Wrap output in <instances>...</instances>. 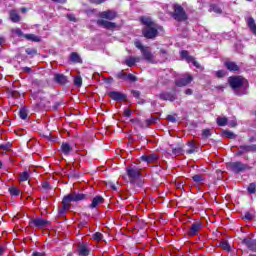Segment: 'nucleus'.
Returning <instances> with one entry per match:
<instances>
[{
	"instance_id": "obj_17",
	"label": "nucleus",
	"mask_w": 256,
	"mask_h": 256,
	"mask_svg": "<svg viewBox=\"0 0 256 256\" xmlns=\"http://www.w3.org/2000/svg\"><path fill=\"white\" fill-rule=\"evenodd\" d=\"M105 203V198L101 195H97L92 199L91 204H89V209H97L99 205H103Z\"/></svg>"
},
{
	"instance_id": "obj_25",
	"label": "nucleus",
	"mask_w": 256,
	"mask_h": 256,
	"mask_svg": "<svg viewBox=\"0 0 256 256\" xmlns=\"http://www.w3.org/2000/svg\"><path fill=\"white\" fill-rule=\"evenodd\" d=\"M70 61L72 63H83V59H81V56L77 52H72L70 54Z\"/></svg>"
},
{
	"instance_id": "obj_44",
	"label": "nucleus",
	"mask_w": 256,
	"mask_h": 256,
	"mask_svg": "<svg viewBox=\"0 0 256 256\" xmlns=\"http://www.w3.org/2000/svg\"><path fill=\"white\" fill-rule=\"evenodd\" d=\"M27 55H30L31 57H34V55H37V49L35 48H27L26 49Z\"/></svg>"
},
{
	"instance_id": "obj_59",
	"label": "nucleus",
	"mask_w": 256,
	"mask_h": 256,
	"mask_svg": "<svg viewBox=\"0 0 256 256\" xmlns=\"http://www.w3.org/2000/svg\"><path fill=\"white\" fill-rule=\"evenodd\" d=\"M67 19H69V21H77L75 16H73L72 14H67Z\"/></svg>"
},
{
	"instance_id": "obj_18",
	"label": "nucleus",
	"mask_w": 256,
	"mask_h": 256,
	"mask_svg": "<svg viewBox=\"0 0 256 256\" xmlns=\"http://www.w3.org/2000/svg\"><path fill=\"white\" fill-rule=\"evenodd\" d=\"M108 96L113 99V101H126L127 95L118 92V91H111L108 93Z\"/></svg>"
},
{
	"instance_id": "obj_55",
	"label": "nucleus",
	"mask_w": 256,
	"mask_h": 256,
	"mask_svg": "<svg viewBox=\"0 0 256 256\" xmlns=\"http://www.w3.org/2000/svg\"><path fill=\"white\" fill-rule=\"evenodd\" d=\"M160 55L163 57V59H167V51H165V49L160 50Z\"/></svg>"
},
{
	"instance_id": "obj_46",
	"label": "nucleus",
	"mask_w": 256,
	"mask_h": 256,
	"mask_svg": "<svg viewBox=\"0 0 256 256\" xmlns=\"http://www.w3.org/2000/svg\"><path fill=\"white\" fill-rule=\"evenodd\" d=\"M224 135H226V137H228V139H235V137H237V135H235V133H233L229 130L224 131Z\"/></svg>"
},
{
	"instance_id": "obj_45",
	"label": "nucleus",
	"mask_w": 256,
	"mask_h": 256,
	"mask_svg": "<svg viewBox=\"0 0 256 256\" xmlns=\"http://www.w3.org/2000/svg\"><path fill=\"white\" fill-rule=\"evenodd\" d=\"M93 239L95 241H102L103 240V234L100 232H96L95 234H93Z\"/></svg>"
},
{
	"instance_id": "obj_62",
	"label": "nucleus",
	"mask_w": 256,
	"mask_h": 256,
	"mask_svg": "<svg viewBox=\"0 0 256 256\" xmlns=\"http://www.w3.org/2000/svg\"><path fill=\"white\" fill-rule=\"evenodd\" d=\"M22 71H23L24 73H31V68H29V67H24V68H22Z\"/></svg>"
},
{
	"instance_id": "obj_4",
	"label": "nucleus",
	"mask_w": 256,
	"mask_h": 256,
	"mask_svg": "<svg viewBox=\"0 0 256 256\" xmlns=\"http://www.w3.org/2000/svg\"><path fill=\"white\" fill-rule=\"evenodd\" d=\"M227 168L229 171H232V173H235L236 175H239V173H245V171H251V169H253V167L241 161L229 162L227 164Z\"/></svg>"
},
{
	"instance_id": "obj_42",
	"label": "nucleus",
	"mask_w": 256,
	"mask_h": 256,
	"mask_svg": "<svg viewBox=\"0 0 256 256\" xmlns=\"http://www.w3.org/2000/svg\"><path fill=\"white\" fill-rule=\"evenodd\" d=\"M126 81H131L132 83H135V81H137V76L131 73L126 74Z\"/></svg>"
},
{
	"instance_id": "obj_8",
	"label": "nucleus",
	"mask_w": 256,
	"mask_h": 256,
	"mask_svg": "<svg viewBox=\"0 0 256 256\" xmlns=\"http://www.w3.org/2000/svg\"><path fill=\"white\" fill-rule=\"evenodd\" d=\"M142 35H144L146 39H155V37L159 35V30H157V25L144 27L142 29Z\"/></svg>"
},
{
	"instance_id": "obj_10",
	"label": "nucleus",
	"mask_w": 256,
	"mask_h": 256,
	"mask_svg": "<svg viewBox=\"0 0 256 256\" xmlns=\"http://www.w3.org/2000/svg\"><path fill=\"white\" fill-rule=\"evenodd\" d=\"M203 229V222L202 221H195L191 224L189 230H188V236L189 237H195L196 235H199V232Z\"/></svg>"
},
{
	"instance_id": "obj_56",
	"label": "nucleus",
	"mask_w": 256,
	"mask_h": 256,
	"mask_svg": "<svg viewBox=\"0 0 256 256\" xmlns=\"http://www.w3.org/2000/svg\"><path fill=\"white\" fill-rule=\"evenodd\" d=\"M16 35H18V37H24L25 34H23V31H21V29H16L15 30Z\"/></svg>"
},
{
	"instance_id": "obj_27",
	"label": "nucleus",
	"mask_w": 256,
	"mask_h": 256,
	"mask_svg": "<svg viewBox=\"0 0 256 256\" xmlns=\"http://www.w3.org/2000/svg\"><path fill=\"white\" fill-rule=\"evenodd\" d=\"M24 38L28 41H34L35 43H39L41 41V38L35 34H25Z\"/></svg>"
},
{
	"instance_id": "obj_29",
	"label": "nucleus",
	"mask_w": 256,
	"mask_h": 256,
	"mask_svg": "<svg viewBox=\"0 0 256 256\" xmlns=\"http://www.w3.org/2000/svg\"><path fill=\"white\" fill-rule=\"evenodd\" d=\"M219 245L223 251H227L228 253L231 252V245H229L227 240H221Z\"/></svg>"
},
{
	"instance_id": "obj_54",
	"label": "nucleus",
	"mask_w": 256,
	"mask_h": 256,
	"mask_svg": "<svg viewBox=\"0 0 256 256\" xmlns=\"http://www.w3.org/2000/svg\"><path fill=\"white\" fill-rule=\"evenodd\" d=\"M168 121H170L171 123H177V118H175V116L173 115H168L167 116Z\"/></svg>"
},
{
	"instance_id": "obj_2",
	"label": "nucleus",
	"mask_w": 256,
	"mask_h": 256,
	"mask_svg": "<svg viewBox=\"0 0 256 256\" xmlns=\"http://www.w3.org/2000/svg\"><path fill=\"white\" fill-rule=\"evenodd\" d=\"M85 199H87V195L77 192H71L64 196L62 200V208L59 210V215H65V212L71 209L72 202L85 201Z\"/></svg>"
},
{
	"instance_id": "obj_37",
	"label": "nucleus",
	"mask_w": 256,
	"mask_h": 256,
	"mask_svg": "<svg viewBox=\"0 0 256 256\" xmlns=\"http://www.w3.org/2000/svg\"><path fill=\"white\" fill-rule=\"evenodd\" d=\"M74 85L75 87H81L83 85V78H81V76H76L74 78Z\"/></svg>"
},
{
	"instance_id": "obj_57",
	"label": "nucleus",
	"mask_w": 256,
	"mask_h": 256,
	"mask_svg": "<svg viewBox=\"0 0 256 256\" xmlns=\"http://www.w3.org/2000/svg\"><path fill=\"white\" fill-rule=\"evenodd\" d=\"M131 113H132L131 109L124 110L125 117H131Z\"/></svg>"
},
{
	"instance_id": "obj_63",
	"label": "nucleus",
	"mask_w": 256,
	"mask_h": 256,
	"mask_svg": "<svg viewBox=\"0 0 256 256\" xmlns=\"http://www.w3.org/2000/svg\"><path fill=\"white\" fill-rule=\"evenodd\" d=\"M32 256H45V254L40 252H33Z\"/></svg>"
},
{
	"instance_id": "obj_13",
	"label": "nucleus",
	"mask_w": 256,
	"mask_h": 256,
	"mask_svg": "<svg viewBox=\"0 0 256 256\" xmlns=\"http://www.w3.org/2000/svg\"><path fill=\"white\" fill-rule=\"evenodd\" d=\"M191 81H193V76L188 74L182 78L175 80V85L176 87H187V85H189Z\"/></svg>"
},
{
	"instance_id": "obj_23",
	"label": "nucleus",
	"mask_w": 256,
	"mask_h": 256,
	"mask_svg": "<svg viewBox=\"0 0 256 256\" xmlns=\"http://www.w3.org/2000/svg\"><path fill=\"white\" fill-rule=\"evenodd\" d=\"M226 69H228V71H238L239 70V65H237V63L235 62H231V61H226L224 63Z\"/></svg>"
},
{
	"instance_id": "obj_39",
	"label": "nucleus",
	"mask_w": 256,
	"mask_h": 256,
	"mask_svg": "<svg viewBox=\"0 0 256 256\" xmlns=\"http://www.w3.org/2000/svg\"><path fill=\"white\" fill-rule=\"evenodd\" d=\"M209 137H211V130L210 129L202 130V139H209Z\"/></svg>"
},
{
	"instance_id": "obj_38",
	"label": "nucleus",
	"mask_w": 256,
	"mask_h": 256,
	"mask_svg": "<svg viewBox=\"0 0 256 256\" xmlns=\"http://www.w3.org/2000/svg\"><path fill=\"white\" fill-rule=\"evenodd\" d=\"M210 9L211 11H214V13H218V14L223 13V10H221V8L216 4H211Z\"/></svg>"
},
{
	"instance_id": "obj_53",
	"label": "nucleus",
	"mask_w": 256,
	"mask_h": 256,
	"mask_svg": "<svg viewBox=\"0 0 256 256\" xmlns=\"http://www.w3.org/2000/svg\"><path fill=\"white\" fill-rule=\"evenodd\" d=\"M215 89H216L217 91H222V92H223V90L225 89V86H223V85L212 86V91H215Z\"/></svg>"
},
{
	"instance_id": "obj_34",
	"label": "nucleus",
	"mask_w": 256,
	"mask_h": 256,
	"mask_svg": "<svg viewBox=\"0 0 256 256\" xmlns=\"http://www.w3.org/2000/svg\"><path fill=\"white\" fill-rule=\"evenodd\" d=\"M247 191H248V193H250V195H253L254 193H256V184H255V182H252L248 185Z\"/></svg>"
},
{
	"instance_id": "obj_15",
	"label": "nucleus",
	"mask_w": 256,
	"mask_h": 256,
	"mask_svg": "<svg viewBox=\"0 0 256 256\" xmlns=\"http://www.w3.org/2000/svg\"><path fill=\"white\" fill-rule=\"evenodd\" d=\"M159 99H161L162 101H170L171 103H173V101L177 100V94L175 93H171V92H161L158 95Z\"/></svg>"
},
{
	"instance_id": "obj_64",
	"label": "nucleus",
	"mask_w": 256,
	"mask_h": 256,
	"mask_svg": "<svg viewBox=\"0 0 256 256\" xmlns=\"http://www.w3.org/2000/svg\"><path fill=\"white\" fill-rule=\"evenodd\" d=\"M87 225V221H82L79 223V227L82 228V227H85Z\"/></svg>"
},
{
	"instance_id": "obj_36",
	"label": "nucleus",
	"mask_w": 256,
	"mask_h": 256,
	"mask_svg": "<svg viewBox=\"0 0 256 256\" xmlns=\"http://www.w3.org/2000/svg\"><path fill=\"white\" fill-rule=\"evenodd\" d=\"M188 146L190 147V149H188L186 153H188V155H191V153H195V149H196L195 142L193 141L188 142Z\"/></svg>"
},
{
	"instance_id": "obj_48",
	"label": "nucleus",
	"mask_w": 256,
	"mask_h": 256,
	"mask_svg": "<svg viewBox=\"0 0 256 256\" xmlns=\"http://www.w3.org/2000/svg\"><path fill=\"white\" fill-rule=\"evenodd\" d=\"M253 217L255 216L252 213L245 212L243 219H246V221H253Z\"/></svg>"
},
{
	"instance_id": "obj_58",
	"label": "nucleus",
	"mask_w": 256,
	"mask_h": 256,
	"mask_svg": "<svg viewBox=\"0 0 256 256\" xmlns=\"http://www.w3.org/2000/svg\"><path fill=\"white\" fill-rule=\"evenodd\" d=\"M91 3H95L96 5H101V3H105V0H90Z\"/></svg>"
},
{
	"instance_id": "obj_50",
	"label": "nucleus",
	"mask_w": 256,
	"mask_h": 256,
	"mask_svg": "<svg viewBox=\"0 0 256 256\" xmlns=\"http://www.w3.org/2000/svg\"><path fill=\"white\" fill-rule=\"evenodd\" d=\"M131 94L133 95V97H135V99H139V97H141V92L137 90H132Z\"/></svg>"
},
{
	"instance_id": "obj_52",
	"label": "nucleus",
	"mask_w": 256,
	"mask_h": 256,
	"mask_svg": "<svg viewBox=\"0 0 256 256\" xmlns=\"http://www.w3.org/2000/svg\"><path fill=\"white\" fill-rule=\"evenodd\" d=\"M11 97H13L14 99H18V97H21V94L19 93V91H12L10 93Z\"/></svg>"
},
{
	"instance_id": "obj_49",
	"label": "nucleus",
	"mask_w": 256,
	"mask_h": 256,
	"mask_svg": "<svg viewBox=\"0 0 256 256\" xmlns=\"http://www.w3.org/2000/svg\"><path fill=\"white\" fill-rule=\"evenodd\" d=\"M225 75H226L225 70L216 71V77H218V79H222V77H225Z\"/></svg>"
},
{
	"instance_id": "obj_32",
	"label": "nucleus",
	"mask_w": 256,
	"mask_h": 256,
	"mask_svg": "<svg viewBox=\"0 0 256 256\" xmlns=\"http://www.w3.org/2000/svg\"><path fill=\"white\" fill-rule=\"evenodd\" d=\"M116 79H119L120 81H127V73L120 71L115 74Z\"/></svg>"
},
{
	"instance_id": "obj_12",
	"label": "nucleus",
	"mask_w": 256,
	"mask_h": 256,
	"mask_svg": "<svg viewBox=\"0 0 256 256\" xmlns=\"http://www.w3.org/2000/svg\"><path fill=\"white\" fill-rule=\"evenodd\" d=\"M180 56L187 61V63H192L196 69H201V64L195 60V57L189 55V51L187 50H182L180 52Z\"/></svg>"
},
{
	"instance_id": "obj_30",
	"label": "nucleus",
	"mask_w": 256,
	"mask_h": 256,
	"mask_svg": "<svg viewBox=\"0 0 256 256\" xmlns=\"http://www.w3.org/2000/svg\"><path fill=\"white\" fill-rule=\"evenodd\" d=\"M10 195H13L14 197H17L20 195L21 190H19V188L12 186L8 189Z\"/></svg>"
},
{
	"instance_id": "obj_11",
	"label": "nucleus",
	"mask_w": 256,
	"mask_h": 256,
	"mask_svg": "<svg viewBox=\"0 0 256 256\" xmlns=\"http://www.w3.org/2000/svg\"><path fill=\"white\" fill-rule=\"evenodd\" d=\"M47 225H49V221L43 218H32L29 221V227H36L37 229H44Z\"/></svg>"
},
{
	"instance_id": "obj_47",
	"label": "nucleus",
	"mask_w": 256,
	"mask_h": 256,
	"mask_svg": "<svg viewBox=\"0 0 256 256\" xmlns=\"http://www.w3.org/2000/svg\"><path fill=\"white\" fill-rule=\"evenodd\" d=\"M12 147L11 143H6V144H1L0 145V149H2L3 151H9Z\"/></svg>"
},
{
	"instance_id": "obj_9",
	"label": "nucleus",
	"mask_w": 256,
	"mask_h": 256,
	"mask_svg": "<svg viewBox=\"0 0 256 256\" xmlns=\"http://www.w3.org/2000/svg\"><path fill=\"white\" fill-rule=\"evenodd\" d=\"M126 173L130 179V183H135L141 177V169L135 167H128Z\"/></svg>"
},
{
	"instance_id": "obj_6",
	"label": "nucleus",
	"mask_w": 256,
	"mask_h": 256,
	"mask_svg": "<svg viewBox=\"0 0 256 256\" xmlns=\"http://www.w3.org/2000/svg\"><path fill=\"white\" fill-rule=\"evenodd\" d=\"M134 45L137 49H139L141 51L142 56L144 57L145 61H147L148 63L154 62L155 56L151 52V48H149L148 46H143L141 41H135Z\"/></svg>"
},
{
	"instance_id": "obj_35",
	"label": "nucleus",
	"mask_w": 256,
	"mask_h": 256,
	"mask_svg": "<svg viewBox=\"0 0 256 256\" xmlns=\"http://www.w3.org/2000/svg\"><path fill=\"white\" fill-rule=\"evenodd\" d=\"M28 179H29V172L24 171V172L19 174V181L20 182L27 181Z\"/></svg>"
},
{
	"instance_id": "obj_3",
	"label": "nucleus",
	"mask_w": 256,
	"mask_h": 256,
	"mask_svg": "<svg viewBox=\"0 0 256 256\" xmlns=\"http://www.w3.org/2000/svg\"><path fill=\"white\" fill-rule=\"evenodd\" d=\"M229 85L235 92V95H245L249 87V81L241 76H234L229 78Z\"/></svg>"
},
{
	"instance_id": "obj_33",
	"label": "nucleus",
	"mask_w": 256,
	"mask_h": 256,
	"mask_svg": "<svg viewBox=\"0 0 256 256\" xmlns=\"http://www.w3.org/2000/svg\"><path fill=\"white\" fill-rule=\"evenodd\" d=\"M227 117H218L217 118V124L219 125V127H225V125H227Z\"/></svg>"
},
{
	"instance_id": "obj_21",
	"label": "nucleus",
	"mask_w": 256,
	"mask_h": 256,
	"mask_svg": "<svg viewBox=\"0 0 256 256\" xmlns=\"http://www.w3.org/2000/svg\"><path fill=\"white\" fill-rule=\"evenodd\" d=\"M135 121H137V123H139V125H141L142 127H151V125H155L157 121H159V118L151 116L149 119L145 120L144 124H141V121L139 120Z\"/></svg>"
},
{
	"instance_id": "obj_14",
	"label": "nucleus",
	"mask_w": 256,
	"mask_h": 256,
	"mask_svg": "<svg viewBox=\"0 0 256 256\" xmlns=\"http://www.w3.org/2000/svg\"><path fill=\"white\" fill-rule=\"evenodd\" d=\"M140 159L149 165L151 163H157L159 161V156L155 153H151L141 156Z\"/></svg>"
},
{
	"instance_id": "obj_43",
	"label": "nucleus",
	"mask_w": 256,
	"mask_h": 256,
	"mask_svg": "<svg viewBox=\"0 0 256 256\" xmlns=\"http://www.w3.org/2000/svg\"><path fill=\"white\" fill-rule=\"evenodd\" d=\"M193 181H195V183H201V181H204L203 179V175L201 174H196L192 177Z\"/></svg>"
},
{
	"instance_id": "obj_51",
	"label": "nucleus",
	"mask_w": 256,
	"mask_h": 256,
	"mask_svg": "<svg viewBox=\"0 0 256 256\" xmlns=\"http://www.w3.org/2000/svg\"><path fill=\"white\" fill-rule=\"evenodd\" d=\"M42 187L46 190L49 191L51 190V184L49 182H43Z\"/></svg>"
},
{
	"instance_id": "obj_60",
	"label": "nucleus",
	"mask_w": 256,
	"mask_h": 256,
	"mask_svg": "<svg viewBox=\"0 0 256 256\" xmlns=\"http://www.w3.org/2000/svg\"><path fill=\"white\" fill-rule=\"evenodd\" d=\"M229 126L230 127H237V121H235V120L230 121Z\"/></svg>"
},
{
	"instance_id": "obj_7",
	"label": "nucleus",
	"mask_w": 256,
	"mask_h": 256,
	"mask_svg": "<svg viewBox=\"0 0 256 256\" xmlns=\"http://www.w3.org/2000/svg\"><path fill=\"white\" fill-rule=\"evenodd\" d=\"M236 147L238 149L235 153V157H243L245 153H256V144L251 145H240L239 147Z\"/></svg>"
},
{
	"instance_id": "obj_1",
	"label": "nucleus",
	"mask_w": 256,
	"mask_h": 256,
	"mask_svg": "<svg viewBox=\"0 0 256 256\" xmlns=\"http://www.w3.org/2000/svg\"><path fill=\"white\" fill-rule=\"evenodd\" d=\"M100 19L97 20L98 27H103L104 29H108L113 31V29L117 28V23L110 22L113 19H117V12L115 10H106L99 13Z\"/></svg>"
},
{
	"instance_id": "obj_5",
	"label": "nucleus",
	"mask_w": 256,
	"mask_h": 256,
	"mask_svg": "<svg viewBox=\"0 0 256 256\" xmlns=\"http://www.w3.org/2000/svg\"><path fill=\"white\" fill-rule=\"evenodd\" d=\"M173 12L171 14V17L175 19V21H178L179 23H182L183 21H187L189 17L187 16V12H185V8L179 4L173 5Z\"/></svg>"
},
{
	"instance_id": "obj_24",
	"label": "nucleus",
	"mask_w": 256,
	"mask_h": 256,
	"mask_svg": "<svg viewBox=\"0 0 256 256\" xmlns=\"http://www.w3.org/2000/svg\"><path fill=\"white\" fill-rule=\"evenodd\" d=\"M61 151L63 154L69 155V153H71V151H73V147H71V145L69 143L63 142L61 145Z\"/></svg>"
},
{
	"instance_id": "obj_16",
	"label": "nucleus",
	"mask_w": 256,
	"mask_h": 256,
	"mask_svg": "<svg viewBox=\"0 0 256 256\" xmlns=\"http://www.w3.org/2000/svg\"><path fill=\"white\" fill-rule=\"evenodd\" d=\"M77 253L80 256H88L89 253H91V250L89 249L87 244H85L83 242H79L77 245Z\"/></svg>"
},
{
	"instance_id": "obj_22",
	"label": "nucleus",
	"mask_w": 256,
	"mask_h": 256,
	"mask_svg": "<svg viewBox=\"0 0 256 256\" xmlns=\"http://www.w3.org/2000/svg\"><path fill=\"white\" fill-rule=\"evenodd\" d=\"M140 21L142 25H145L144 27H153L156 25L155 22H153V20L149 17L143 16L140 18Z\"/></svg>"
},
{
	"instance_id": "obj_61",
	"label": "nucleus",
	"mask_w": 256,
	"mask_h": 256,
	"mask_svg": "<svg viewBox=\"0 0 256 256\" xmlns=\"http://www.w3.org/2000/svg\"><path fill=\"white\" fill-rule=\"evenodd\" d=\"M185 95H193V90L191 88L186 89Z\"/></svg>"
},
{
	"instance_id": "obj_19",
	"label": "nucleus",
	"mask_w": 256,
	"mask_h": 256,
	"mask_svg": "<svg viewBox=\"0 0 256 256\" xmlns=\"http://www.w3.org/2000/svg\"><path fill=\"white\" fill-rule=\"evenodd\" d=\"M243 245H246V247L250 250L256 253V240H253L249 237L244 238L242 240Z\"/></svg>"
},
{
	"instance_id": "obj_20",
	"label": "nucleus",
	"mask_w": 256,
	"mask_h": 256,
	"mask_svg": "<svg viewBox=\"0 0 256 256\" xmlns=\"http://www.w3.org/2000/svg\"><path fill=\"white\" fill-rule=\"evenodd\" d=\"M54 81L55 83H58V85H67V83H69L67 76H65L64 74H55Z\"/></svg>"
},
{
	"instance_id": "obj_40",
	"label": "nucleus",
	"mask_w": 256,
	"mask_h": 256,
	"mask_svg": "<svg viewBox=\"0 0 256 256\" xmlns=\"http://www.w3.org/2000/svg\"><path fill=\"white\" fill-rule=\"evenodd\" d=\"M173 155H176V157H179V155H183V148H172Z\"/></svg>"
},
{
	"instance_id": "obj_31",
	"label": "nucleus",
	"mask_w": 256,
	"mask_h": 256,
	"mask_svg": "<svg viewBox=\"0 0 256 256\" xmlns=\"http://www.w3.org/2000/svg\"><path fill=\"white\" fill-rule=\"evenodd\" d=\"M28 115H29V113H28V111H27V107H24V108H21V109H20V111H19V117H20V119L25 120V119H27Z\"/></svg>"
},
{
	"instance_id": "obj_41",
	"label": "nucleus",
	"mask_w": 256,
	"mask_h": 256,
	"mask_svg": "<svg viewBox=\"0 0 256 256\" xmlns=\"http://www.w3.org/2000/svg\"><path fill=\"white\" fill-rule=\"evenodd\" d=\"M125 63L128 67H133L135 65V57H130L126 59Z\"/></svg>"
},
{
	"instance_id": "obj_28",
	"label": "nucleus",
	"mask_w": 256,
	"mask_h": 256,
	"mask_svg": "<svg viewBox=\"0 0 256 256\" xmlns=\"http://www.w3.org/2000/svg\"><path fill=\"white\" fill-rule=\"evenodd\" d=\"M10 19L13 23H19V21H21V17L17 12H15V10L10 12Z\"/></svg>"
},
{
	"instance_id": "obj_26",
	"label": "nucleus",
	"mask_w": 256,
	"mask_h": 256,
	"mask_svg": "<svg viewBox=\"0 0 256 256\" xmlns=\"http://www.w3.org/2000/svg\"><path fill=\"white\" fill-rule=\"evenodd\" d=\"M247 23H248V27H249L250 31H252V33L254 35H256L255 19H253V17H250V18H248Z\"/></svg>"
}]
</instances>
